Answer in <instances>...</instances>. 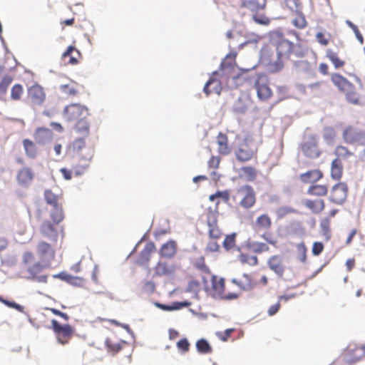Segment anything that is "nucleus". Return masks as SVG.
Wrapping results in <instances>:
<instances>
[{
  "instance_id": "nucleus-55",
  "label": "nucleus",
  "mask_w": 365,
  "mask_h": 365,
  "mask_svg": "<svg viewBox=\"0 0 365 365\" xmlns=\"http://www.w3.org/2000/svg\"><path fill=\"white\" fill-rule=\"evenodd\" d=\"M190 344L186 338L181 339L177 342L178 349L182 353L190 350Z\"/></svg>"
},
{
  "instance_id": "nucleus-31",
  "label": "nucleus",
  "mask_w": 365,
  "mask_h": 365,
  "mask_svg": "<svg viewBox=\"0 0 365 365\" xmlns=\"http://www.w3.org/2000/svg\"><path fill=\"white\" fill-rule=\"evenodd\" d=\"M237 53L235 51L227 53L220 63V69L225 71H232L237 66L236 58Z\"/></svg>"
},
{
  "instance_id": "nucleus-18",
  "label": "nucleus",
  "mask_w": 365,
  "mask_h": 365,
  "mask_svg": "<svg viewBox=\"0 0 365 365\" xmlns=\"http://www.w3.org/2000/svg\"><path fill=\"white\" fill-rule=\"evenodd\" d=\"M128 344L123 340L118 339L115 336L107 337L105 346L108 353L115 355L123 349Z\"/></svg>"
},
{
  "instance_id": "nucleus-62",
  "label": "nucleus",
  "mask_w": 365,
  "mask_h": 365,
  "mask_svg": "<svg viewBox=\"0 0 365 365\" xmlns=\"http://www.w3.org/2000/svg\"><path fill=\"white\" fill-rule=\"evenodd\" d=\"M61 89L64 93L69 96H76L78 93L75 88L69 84L61 86Z\"/></svg>"
},
{
  "instance_id": "nucleus-61",
  "label": "nucleus",
  "mask_w": 365,
  "mask_h": 365,
  "mask_svg": "<svg viewBox=\"0 0 365 365\" xmlns=\"http://www.w3.org/2000/svg\"><path fill=\"white\" fill-rule=\"evenodd\" d=\"M221 158L219 156L212 155L207 162L208 167L212 169H217L220 166Z\"/></svg>"
},
{
  "instance_id": "nucleus-34",
  "label": "nucleus",
  "mask_w": 365,
  "mask_h": 365,
  "mask_svg": "<svg viewBox=\"0 0 365 365\" xmlns=\"http://www.w3.org/2000/svg\"><path fill=\"white\" fill-rule=\"evenodd\" d=\"M221 90V83L220 81H217L213 78H210V79L206 83L204 87V92L207 96L211 93H216L220 95Z\"/></svg>"
},
{
  "instance_id": "nucleus-42",
  "label": "nucleus",
  "mask_w": 365,
  "mask_h": 365,
  "mask_svg": "<svg viewBox=\"0 0 365 365\" xmlns=\"http://www.w3.org/2000/svg\"><path fill=\"white\" fill-rule=\"evenodd\" d=\"M51 217L56 224H58L63 220L64 215L61 204L53 207L51 212Z\"/></svg>"
},
{
  "instance_id": "nucleus-56",
  "label": "nucleus",
  "mask_w": 365,
  "mask_h": 365,
  "mask_svg": "<svg viewBox=\"0 0 365 365\" xmlns=\"http://www.w3.org/2000/svg\"><path fill=\"white\" fill-rule=\"evenodd\" d=\"M13 78L9 76H4L0 82V93H5Z\"/></svg>"
},
{
  "instance_id": "nucleus-52",
  "label": "nucleus",
  "mask_w": 365,
  "mask_h": 365,
  "mask_svg": "<svg viewBox=\"0 0 365 365\" xmlns=\"http://www.w3.org/2000/svg\"><path fill=\"white\" fill-rule=\"evenodd\" d=\"M236 234L233 233L227 235L223 241V247L226 250H230L235 247Z\"/></svg>"
},
{
  "instance_id": "nucleus-53",
  "label": "nucleus",
  "mask_w": 365,
  "mask_h": 365,
  "mask_svg": "<svg viewBox=\"0 0 365 365\" xmlns=\"http://www.w3.org/2000/svg\"><path fill=\"white\" fill-rule=\"evenodd\" d=\"M170 270L166 262H159L155 267V272L158 276L166 275Z\"/></svg>"
},
{
  "instance_id": "nucleus-54",
  "label": "nucleus",
  "mask_w": 365,
  "mask_h": 365,
  "mask_svg": "<svg viewBox=\"0 0 365 365\" xmlns=\"http://www.w3.org/2000/svg\"><path fill=\"white\" fill-rule=\"evenodd\" d=\"M194 266L205 273H210V269L206 265L204 257H201L193 262Z\"/></svg>"
},
{
  "instance_id": "nucleus-50",
  "label": "nucleus",
  "mask_w": 365,
  "mask_h": 365,
  "mask_svg": "<svg viewBox=\"0 0 365 365\" xmlns=\"http://www.w3.org/2000/svg\"><path fill=\"white\" fill-rule=\"evenodd\" d=\"M187 303L182 302H173L172 305L163 304L160 303H157L156 306L164 311H173L177 310L182 308L183 306L186 305Z\"/></svg>"
},
{
  "instance_id": "nucleus-28",
  "label": "nucleus",
  "mask_w": 365,
  "mask_h": 365,
  "mask_svg": "<svg viewBox=\"0 0 365 365\" xmlns=\"http://www.w3.org/2000/svg\"><path fill=\"white\" fill-rule=\"evenodd\" d=\"M177 252V244L174 240H169L162 245L160 250L161 257L170 259L173 257Z\"/></svg>"
},
{
  "instance_id": "nucleus-2",
  "label": "nucleus",
  "mask_w": 365,
  "mask_h": 365,
  "mask_svg": "<svg viewBox=\"0 0 365 365\" xmlns=\"http://www.w3.org/2000/svg\"><path fill=\"white\" fill-rule=\"evenodd\" d=\"M72 149L78 163L73 167L74 173L76 176H79L88 168L94 150L93 148L86 146L83 138H76L72 144Z\"/></svg>"
},
{
  "instance_id": "nucleus-5",
  "label": "nucleus",
  "mask_w": 365,
  "mask_h": 365,
  "mask_svg": "<svg viewBox=\"0 0 365 365\" xmlns=\"http://www.w3.org/2000/svg\"><path fill=\"white\" fill-rule=\"evenodd\" d=\"M266 4V0H240V7L250 11L254 21L259 24L267 25L270 21L268 17L262 14Z\"/></svg>"
},
{
  "instance_id": "nucleus-11",
  "label": "nucleus",
  "mask_w": 365,
  "mask_h": 365,
  "mask_svg": "<svg viewBox=\"0 0 365 365\" xmlns=\"http://www.w3.org/2000/svg\"><path fill=\"white\" fill-rule=\"evenodd\" d=\"M218 212L217 210L209 209L207 213V225L210 239L219 240L223 235L218 225Z\"/></svg>"
},
{
  "instance_id": "nucleus-33",
  "label": "nucleus",
  "mask_w": 365,
  "mask_h": 365,
  "mask_svg": "<svg viewBox=\"0 0 365 365\" xmlns=\"http://www.w3.org/2000/svg\"><path fill=\"white\" fill-rule=\"evenodd\" d=\"M326 57L331 61L335 69H340L346 64L345 61L339 58L338 53L331 48L326 51Z\"/></svg>"
},
{
  "instance_id": "nucleus-46",
  "label": "nucleus",
  "mask_w": 365,
  "mask_h": 365,
  "mask_svg": "<svg viewBox=\"0 0 365 365\" xmlns=\"http://www.w3.org/2000/svg\"><path fill=\"white\" fill-rule=\"evenodd\" d=\"M40 231L44 237H48L53 233L56 234V229L49 221H45L42 223Z\"/></svg>"
},
{
  "instance_id": "nucleus-39",
  "label": "nucleus",
  "mask_w": 365,
  "mask_h": 365,
  "mask_svg": "<svg viewBox=\"0 0 365 365\" xmlns=\"http://www.w3.org/2000/svg\"><path fill=\"white\" fill-rule=\"evenodd\" d=\"M345 94L346 99L352 104L359 105L360 103V96L356 92L354 85L352 83L351 88L343 92Z\"/></svg>"
},
{
  "instance_id": "nucleus-14",
  "label": "nucleus",
  "mask_w": 365,
  "mask_h": 365,
  "mask_svg": "<svg viewBox=\"0 0 365 365\" xmlns=\"http://www.w3.org/2000/svg\"><path fill=\"white\" fill-rule=\"evenodd\" d=\"M35 178L34 170L29 167H23L16 173V180L19 186L27 188L33 182Z\"/></svg>"
},
{
  "instance_id": "nucleus-38",
  "label": "nucleus",
  "mask_w": 365,
  "mask_h": 365,
  "mask_svg": "<svg viewBox=\"0 0 365 365\" xmlns=\"http://www.w3.org/2000/svg\"><path fill=\"white\" fill-rule=\"evenodd\" d=\"M239 174L247 181H254L257 176V171L252 166H243L240 168Z\"/></svg>"
},
{
  "instance_id": "nucleus-9",
  "label": "nucleus",
  "mask_w": 365,
  "mask_h": 365,
  "mask_svg": "<svg viewBox=\"0 0 365 365\" xmlns=\"http://www.w3.org/2000/svg\"><path fill=\"white\" fill-rule=\"evenodd\" d=\"M236 195L241 197L240 205L245 209L251 208L256 202V194L250 185H244L238 187Z\"/></svg>"
},
{
  "instance_id": "nucleus-20",
  "label": "nucleus",
  "mask_w": 365,
  "mask_h": 365,
  "mask_svg": "<svg viewBox=\"0 0 365 365\" xmlns=\"http://www.w3.org/2000/svg\"><path fill=\"white\" fill-rule=\"evenodd\" d=\"M28 97L35 105H41L45 100V93L41 86L34 85L28 90Z\"/></svg>"
},
{
  "instance_id": "nucleus-25",
  "label": "nucleus",
  "mask_w": 365,
  "mask_h": 365,
  "mask_svg": "<svg viewBox=\"0 0 365 365\" xmlns=\"http://www.w3.org/2000/svg\"><path fill=\"white\" fill-rule=\"evenodd\" d=\"M255 88L257 91L258 98L262 101L269 99L272 92L267 83L262 82L260 77L255 81Z\"/></svg>"
},
{
  "instance_id": "nucleus-48",
  "label": "nucleus",
  "mask_w": 365,
  "mask_h": 365,
  "mask_svg": "<svg viewBox=\"0 0 365 365\" xmlns=\"http://www.w3.org/2000/svg\"><path fill=\"white\" fill-rule=\"evenodd\" d=\"M356 346H349L343 352L342 354V356H343V358H344V360L345 361H346L347 363H349V364H353V363H355L357 361L360 360L361 359H355L354 361H349L347 358V356L346 354H349V355H350V356H356L357 354H358V352L357 351H354L353 349H356Z\"/></svg>"
},
{
  "instance_id": "nucleus-1",
  "label": "nucleus",
  "mask_w": 365,
  "mask_h": 365,
  "mask_svg": "<svg viewBox=\"0 0 365 365\" xmlns=\"http://www.w3.org/2000/svg\"><path fill=\"white\" fill-rule=\"evenodd\" d=\"M272 41L276 48L277 59L269 61L267 64L268 70L271 73H277L281 71L284 66V63L290 58L292 54L298 58L303 57L305 55V52L299 44H294L284 38V36L279 32L272 34Z\"/></svg>"
},
{
  "instance_id": "nucleus-41",
  "label": "nucleus",
  "mask_w": 365,
  "mask_h": 365,
  "mask_svg": "<svg viewBox=\"0 0 365 365\" xmlns=\"http://www.w3.org/2000/svg\"><path fill=\"white\" fill-rule=\"evenodd\" d=\"M238 259L242 264H248L253 267L258 264L257 256L251 255L247 253L241 252L238 256Z\"/></svg>"
},
{
  "instance_id": "nucleus-63",
  "label": "nucleus",
  "mask_w": 365,
  "mask_h": 365,
  "mask_svg": "<svg viewBox=\"0 0 365 365\" xmlns=\"http://www.w3.org/2000/svg\"><path fill=\"white\" fill-rule=\"evenodd\" d=\"M316 39L319 44L326 46L329 44V40L326 35L322 32H318L316 34Z\"/></svg>"
},
{
  "instance_id": "nucleus-30",
  "label": "nucleus",
  "mask_w": 365,
  "mask_h": 365,
  "mask_svg": "<svg viewBox=\"0 0 365 365\" xmlns=\"http://www.w3.org/2000/svg\"><path fill=\"white\" fill-rule=\"evenodd\" d=\"M54 278L60 279L65 281L72 285L77 287H83L85 284V279L81 277H75L65 272H60L57 274L53 275Z\"/></svg>"
},
{
  "instance_id": "nucleus-49",
  "label": "nucleus",
  "mask_w": 365,
  "mask_h": 365,
  "mask_svg": "<svg viewBox=\"0 0 365 365\" xmlns=\"http://www.w3.org/2000/svg\"><path fill=\"white\" fill-rule=\"evenodd\" d=\"M24 93L23 86L21 84H15L11 88V98L14 101L20 100Z\"/></svg>"
},
{
  "instance_id": "nucleus-15",
  "label": "nucleus",
  "mask_w": 365,
  "mask_h": 365,
  "mask_svg": "<svg viewBox=\"0 0 365 365\" xmlns=\"http://www.w3.org/2000/svg\"><path fill=\"white\" fill-rule=\"evenodd\" d=\"M344 140L348 144H362L365 138V133L361 132L352 126L346 128L342 134Z\"/></svg>"
},
{
  "instance_id": "nucleus-58",
  "label": "nucleus",
  "mask_w": 365,
  "mask_h": 365,
  "mask_svg": "<svg viewBox=\"0 0 365 365\" xmlns=\"http://www.w3.org/2000/svg\"><path fill=\"white\" fill-rule=\"evenodd\" d=\"M217 240H212L208 242L205 250L210 252H218L220 250V245L217 242Z\"/></svg>"
},
{
  "instance_id": "nucleus-47",
  "label": "nucleus",
  "mask_w": 365,
  "mask_h": 365,
  "mask_svg": "<svg viewBox=\"0 0 365 365\" xmlns=\"http://www.w3.org/2000/svg\"><path fill=\"white\" fill-rule=\"evenodd\" d=\"M250 247L252 249L253 252L257 254L266 252L269 250V247L264 242H254L250 244Z\"/></svg>"
},
{
  "instance_id": "nucleus-45",
  "label": "nucleus",
  "mask_w": 365,
  "mask_h": 365,
  "mask_svg": "<svg viewBox=\"0 0 365 365\" xmlns=\"http://www.w3.org/2000/svg\"><path fill=\"white\" fill-rule=\"evenodd\" d=\"M297 16L296 17L292 20V24L297 27L299 29H304L307 25V22L305 19L304 16L302 14L301 11L296 12Z\"/></svg>"
},
{
  "instance_id": "nucleus-26",
  "label": "nucleus",
  "mask_w": 365,
  "mask_h": 365,
  "mask_svg": "<svg viewBox=\"0 0 365 365\" xmlns=\"http://www.w3.org/2000/svg\"><path fill=\"white\" fill-rule=\"evenodd\" d=\"M330 79L331 83L342 93L351 88L352 84L346 78L339 73H331Z\"/></svg>"
},
{
  "instance_id": "nucleus-8",
  "label": "nucleus",
  "mask_w": 365,
  "mask_h": 365,
  "mask_svg": "<svg viewBox=\"0 0 365 365\" xmlns=\"http://www.w3.org/2000/svg\"><path fill=\"white\" fill-rule=\"evenodd\" d=\"M52 329L58 342L65 345L69 342L75 333V328L69 324H61L57 320H51Z\"/></svg>"
},
{
  "instance_id": "nucleus-22",
  "label": "nucleus",
  "mask_w": 365,
  "mask_h": 365,
  "mask_svg": "<svg viewBox=\"0 0 365 365\" xmlns=\"http://www.w3.org/2000/svg\"><path fill=\"white\" fill-rule=\"evenodd\" d=\"M324 177L322 171L319 169L309 170L300 174L299 179L304 183L315 184Z\"/></svg>"
},
{
  "instance_id": "nucleus-4",
  "label": "nucleus",
  "mask_w": 365,
  "mask_h": 365,
  "mask_svg": "<svg viewBox=\"0 0 365 365\" xmlns=\"http://www.w3.org/2000/svg\"><path fill=\"white\" fill-rule=\"evenodd\" d=\"M257 147L252 138L246 135L241 139V142L235 150V157L238 161L246 163L252 159H257Z\"/></svg>"
},
{
  "instance_id": "nucleus-19",
  "label": "nucleus",
  "mask_w": 365,
  "mask_h": 365,
  "mask_svg": "<svg viewBox=\"0 0 365 365\" xmlns=\"http://www.w3.org/2000/svg\"><path fill=\"white\" fill-rule=\"evenodd\" d=\"M338 211L337 209H332L329 211V216L324 217L319 220L321 234L324 237L327 241H329L331 237L330 218L334 217Z\"/></svg>"
},
{
  "instance_id": "nucleus-35",
  "label": "nucleus",
  "mask_w": 365,
  "mask_h": 365,
  "mask_svg": "<svg viewBox=\"0 0 365 365\" xmlns=\"http://www.w3.org/2000/svg\"><path fill=\"white\" fill-rule=\"evenodd\" d=\"M75 122V132L77 134L82 135L83 138L88 137L90 133V125L87 118L81 119Z\"/></svg>"
},
{
  "instance_id": "nucleus-23",
  "label": "nucleus",
  "mask_w": 365,
  "mask_h": 365,
  "mask_svg": "<svg viewBox=\"0 0 365 365\" xmlns=\"http://www.w3.org/2000/svg\"><path fill=\"white\" fill-rule=\"evenodd\" d=\"M81 53L73 46H69L66 51L62 54V60L65 64L76 65L78 63Z\"/></svg>"
},
{
  "instance_id": "nucleus-17",
  "label": "nucleus",
  "mask_w": 365,
  "mask_h": 365,
  "mask_svg": "<svg viewBox=\"0 0 365 365\" xmlns=\"http://www.w3.org/2000/svg\"><path fill=\"white\" fill-rule=\"evenodd\" d=\"M302 205L307 208L312 213L319 215L325 209V201L322 198L317 197L314 199L307 198L302 201Z\"/></svg>"
},
{
  "instance_id": "nucleus-64",
  "label": "nucleus",
  "mask_w": 365,
  "mask_h": 365,
  "mask_svg": "<svg viewBox=\"0 0 365 365\" xmlns=\"http://www.w3.org/2000/svg\"><path fill=\"white\" fill-rule=\"evenodd\" d=\"M234 329H227L224 332H219L217 336L222 341H226L230 337Z\"/></svg>"
},
{
  "instance_id": "nucleus-37",
  "label": "nucleus",
  "mask_w": 365,
  "mask_h": 365,
  "mask_svg": "<svg viewBox=\"0 0 365 365\" xmlns=\"http://www.w3.org/2000/svg\"><path fill=\"white\" fill-rule=\"evenodd\" d=\"M331 178L334 180H339L343 175V165L339 159H334L331 165Z\"/></svg>"
},
{
  "instance_id": "nucleus-7",
  "label": "nucleus",
  "mask_w": 365,
  "mask_h": 365,
  "mask_svg": "<svg viewBox=\"0 0 365 365\" xmlns=\"http://www.w3.org/2000/svg\"><path fill=\"white\" fill-rule=\"evenodd\" d=\"M66 120L75 122L81 119H86L90 115L88 108L79 103H71L66 106L63 111Z\"/></svg>"
},
{
  "instance_id": "nucleus-43",
  "label": "nucleus",
  "mask_w": 365,
  "mask_h": 365,
  "mask_svg": "<svg viewBox=\"0 0 365 365\" xmlns=\"http://www.w3.org/2000/svg\"><path fill=\"white\" fill-rule=\"evenodd\" d=\"M196 348L200 354H207L212 351V348L208 343V341L204 339H201L197 341Z\"/></svg>"
},
{
  "instance_id": "nucleus-3",
  "label": "nucleus",
  "mask_w": 365,
  "mask_h": 365,
  "mask_svg": "<svg viewBox=\"0 0 365 365\" xmlns=\"http://www.w3.org/2000/svg\"><path fill=\"white\" fill-rule=\"evenodd\" d=\"M35 256L31 252H26L22 256V262L26 266V270L29 273V279L36 280L38 282L46 283L47 282V275H38L44 268L49 265V263L45 262H34Z\"/></svg>"
},
{
  "instance_id": "nucleus-24",
  "label": "nucleus",
  "mask_w": 365,
  "mask_h": 365,
  "mask_svg": "<svg viewBox=\"0 0 365 365\" xmlns=\"http://www.w3.org/2000/svg\"><path fill=\"white\" fill-rule=\"evenodd\" d=\"M232 282L243 291H250L256 286V282L249 274H243L239 279H233Z\"/></svg>"
},
{
  "instance_id": "nucleus-6",
  "label": "nucleus",
  "mask_w": 365,
  "mask_h": 365,
  "mask_svg": "<svg viewBox=\"0 0 365 365\" xmlns=\"http://www.w3.org/2000/svg\"><path fill=\"white\" fill-rule=\"evenodd\" d=\"M300 150L303 155L308 158H319L322 154V150L319 147L317 136L314 134L306 135L300 145Z\"/></svg>"
},
{
  "instance_id": "nucleus-16",
  "label": "nucleus",
  "mask_w": 365,
  "mask_h": 365,
  "mask_svg": "<svg viewBox=\"0 0 365 365\" xmlns=\"http://www.w3.org/2000/svg\"><path fill=\"white\" fill-rule=\"evenodd\" d=\"M36 254L42 262L48 263L55 257V250L52 246L43 241L38 242L36 248Z\"/></svg>"
},
{
  "instance_id": "nucleus-51",
  "label": "nucleus",
  "mask_w": 365,
  "mask_h": 365,
  "mask_svg": "<svg viewBox=\"0 0 365 365\" xmlns=\"http://www.w3.org/2000/svg\"><path fill=\"white\" fill-rule=\"evenodd\" d=\"M287 8L294 12H298L302 9L301 0H284Z\"/></svg>"
},
{
  "instance_id": "nucleus-40",
  "label": "nucleus",
  "mask_w": 365,
  "mask_h": 365,
  "mask_svg": "<svg viewBox=\"0 0 365 365\" xmlns=\"http://www.w3.org/2000/svg\"><path fill=\"white\" fill-rule=\"evenodd\" d=\"M334 154L336 156L335 159H339V161H341V160H347L354 155V153L344 145L336 146L334 150Z\"/></svg>"
},
{
  "instance_id": "nucleus-27",
  "label": "nucleus",
  "mask_w": 365,
  "mask_h": 365,
  "mask_svg": "<svg viewBox=\"0 0 365 365\" xmlns=\"http://www.w3.org/2000/svg\"><path fill=\"white\" fill-rule=\"evenodd\" d=\"M267 264L269 268L277 274L279 277H282L284 272V266L283 264L282 258L279 255L272 256L268 262Z\"/></svg>"
},
{
  "instance_id": "nucleus-12",
  "label": "nucleus",
  "mask_w": 365,
  "mask_h": 365,
  "mask_svg": "<svg viewBox=\"0 0 365 365\" xmlns=\"http://www.w3.org/2000/svg\"><path fill=\"white\" fill-rule=\"evenodd\" d=\"M349 188L344 182L335 184L331 189L329 201L336 205L343 204L347 198Z\"/></svg>"
},
{
  "instance_id": "nucleus-21",
  "label": "nucleus",
  "mask_w": 365,
  "mask_h": 365,
  "mask_svg": "<svg viewBox=\"0 0 365 365\" xmlns=\"http://www.w3.org/2000/svg\"><path fill=\"white\" fill-rule=\"evenodd\" d=\"M156 251V247L153 242H148L140 252L137 263L140 265H148L151 255Z\"/></svg>"
},
{
  "instance_id": "nucleus-29",
  "label": "nucleus",
  "mask_w": 365,
  "mask_h": 365,
  "mask_svg": "<svg viewBox=\"0 0 365 365\" xmlns=\"http://www.w3.org/2000/svg\"><path fill=\"white\" fill-rule=\"evenodd\" d=\"M329 192V187L325 184H312L307 189V193L317 197H326Z\"/></svg>"
},
{
  "instance_id": "nucleus-44",
  "label": "nucleus",
  "mask_w": 365,
  "mask_h": 365,
  "mask_svg": "<svg viewBox=\"0 0 365 365\" xmlns=\"http://www.w3.org/2000/svg\"><path fill=\"white\" fill-rule=\"evenodd\" d=\"M44 197L46 202L51 205L57 206L58 205L61 204L59 202V200L61 198L60 195L54 194L51 190H46L44 192Z\"/></svg>"
},
{
  "instance_id": "nucleus-10",
  "label": "nucleus",
  "mask_w": 365,
  "mask_h": 365,
  "mask_svg": "<svg viewBox=\"0 0 365 365\" xmlns=\"http://www.w3.org/2000/svg\"><path fill=\"white\" fill-rule=\"evenodd\" d=\"M272 225L271 217L267 214H262L256 218L255 230L257 232L264 231L261 237L271 245H274L275 241L272 240L270 234L267 232Z\"/></svg>"
},
{
  "instance_id": "nucleus-60",
  "label": "nucleus",
  "mask_w": 365,
  "mask_h": 365,
  "mask_svg": "<svg viewBox=\"0 0 365 365\" xmlns=\"http://www.w3.org/2000/svg\"><path fill=\"white\" fill-rule=\"evenodd\" d=\"M324 246L322 242H315L313 243L312 252L314 256L319 255L324 250Z\"/></svg>"
},
{
  "instance_id": "nucleus-32",
  "label": "nucleus",
  "mask_w": 365,
  "mask_h": 365,
  "mask_svg": "<svg viewBox=\"0 0 365 365\" xmlns=\"http://www.w3.org/2000/svg\"><path fill=\"white\" fill-rule=\"evenodd\" d=\"M217 151L219 154L222 155H227L230 153L231 149L228 145V138L227 136L220 133L217 136Z\"/></svg>"
},
{
  "instance_id": "nucleus-57",
  "label": "nucleus",
  "mask_w": 365,
  "mask_h": 365,
  "mask_svg": "<svg viewBox=\"0 0 365 365\" xmlns=\"http://www.w3.org/2000/svg\"><path fill=\"white\" fill-rule=\"evenodd\" d=\"M346 23L349 26V27H350L352 29L353 32H354L355 36H356V38L359 41V42L361 43H363L364 38H363V36L361 34L360 31L359 30L358 27L354 24H353L351 21H350L349 20H347L346 21Z\"/></svg>"
},
{
  "instance_id": "nucleus-13",
  "label": "nucleus",
  "mask_w": 365,
  "mask_h": 365,
  "mask_svg": "<svg viewBox=\"0 0 365 365\" xmlns=\"http://www.w3.org/2000/svg\"><path fill=\"white\" fill-rule=\"evenodd\" d=\"M212 283V291L215 297H219L228 299H237L238 294H225V279L222 277H218L215 275H212L211 278Z\"/></svg>"
},
{
  "instance_id": "nucleus-59",
  "label": "nucleus",
  "mask_w": 365,
  "mask_h": 365,
  "mask_svg": "<svg viewBox=\"0 0 365 365\" xmlns=\"http://www.w3.org/2000/svg\"><path fill=\"white\" fill-rule=\"evenodd\" d=\"M353 351H357L358 354L356 357L354 356H354L353 357L350 356V355H349V354H347L346 356L349 361H354L355 359H362V358L365 357V345L362 346H358V347H356V349H353Z\"/></svg>"
},
{
  "instance_id": "nucleus-36",
  "label": "nucleus",
  "mask_w": 365,
  "mask_h": 365,
  "mask_svg": "<svg viewBox=\"0 0 365 365\" xmlns=\"http://www.w3.org/2000/svg\"><path fill=\"white\" fill-rule=\"evenodd\" d=\"M26 155L31 159L36 158L38 148L34 142L30 139H24L22 142Z\"/></svg>"
}]
</instances>
